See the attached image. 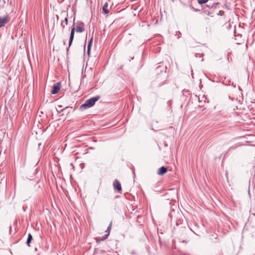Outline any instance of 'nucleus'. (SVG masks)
<instances>
[{
  "mask_svg": "<svg viewBox=\"0 0 255 255\" xmlns=\"http://www.w3.org/2000/svg\"><path fill=\"white\" fill-rule=\"evenodd\" d=\"M84 24L83 22H81L79 23V24H78V25L76 26V28L73 27L71 29L70 36V39H69V47L67 49V51H68L69 48L70 46H71V45L72 43V41L73 40L75 30L77 32L81 33L84 31Z\"/></svg>",
  "mask_w": 255,
  "mask_h": 255,
  "instance_id": "f257e3e1",
  "label": "nucleus"
},
{
  "mask_svg": "<svg viewBox=\"0 0 255 255\" xmlns=\"http://www.w3.org/2000/svg\"><path fill=\"white\" fill-rule=\"evenodd\" d=\"M99 99V96H95L87 100L85 103L80 106V109L83 110L92 107Z\"/></svg>",
  "mask_w": 255,
  "mask_h": 255,
  "instance_id": "f03ea898",
  "label": "nucleus"
},
{
  "mask_svg": "<svg viewBox=\"0 0 255 255\" xmlns=\"http://www.w3.org/2000/svg\"><path fill=\"white\" fill-rule=\"evenodd\" d=\"M9 19V17L8 15L2 16H0V27L4 26V25L8 22Z\"/></svg>",
  "mask_w": 255,
  "mask_h": 255,
  "instance_id": "7ed1b4c3",
  "label": "nucleus"
},
{
  "mask_svg": "<svg viewBox=\"0 0 255 255\" xmlns=\"http://www.w3.org/2000/svg\"><path fill=\"white\" fill-rule=\"evenodd\" d=\"M61 87V84L59 82H57L54 84L52 87V89L51 91V93L52 94H57L60 90Z\"/></svg>",
  "mask_w": 255,
  "mask_h": 255,
  "instance_id": "20e7f679",
  "label": "nucleus"
},
{
  "mask_svg": "<svg viewBox=\"0 0 255 255\" xmlns=\"http://www.w3.org/2000/svg\"><path fill=\"white\" fill-rule=\"evenodd\" d=\"M167 171V168L165 167L162 166L158 169L157 173L159 175H163L166 173Z\"/></svg>",
  "mask_w": 255,
  "mask_h": 255,
  "instance_id": "39448f33",
  "label": "nucleus"
},
{
  "mask_svg": "<svg viewBox=\"0 0 255 255\" xmlns=\"http://www.w3.org/2000/svg\"><path fill=\"white\" fill-rule=\"evenodd\" d=\"M114 186L115 189H116L118 191H121L122 190L121 183L117 179H116L114 182Z\"/></svg>",
  "mask_w": 255,
  "mask_h": 255,
  "instance_id": "423d86ee",
  "label": "nucleus"
},
{
  "mask_svg": "<svg viewBox=\"0 0 255 255\" xmlns=\"http://www.w3.org/2000/svg\"><path fill=\"white\" fill-rule=\"evenodd\" d=\"M108 2H106L103 6L102 9L103 11L105 14H107L109 13V11L108 9Z\"/></svg>",
  "mask_w": 255,
  "mask_h": 255,
  "instance_id": "0eeeda50",
  "label": "nucleus"
},
{
  "mask_svg": "<svg viewBox=\"0 0 255 255\" xmlns=\"http://www.w3.org/2000/svg\"><path fill=\"white\" fill-rule=\"evenodd\" d=\"M32 240V236L30 234H28V238L27 239L26 244L28 246H30V243H31Z\"/></svg>",
  "mask_w": 255,
  "mask_h": 255,
  "instance_id": "6e6552de",
  "label": "nucleus"
},
{
  "mask_svg": "<svg viewBox=\"0 0 255 255\" xmlns=\"http://www.w3.org/2000/svg\"><path fill=\"white\" fill-rule=\"evenodd\" d=\"M68 24V18L65 17L64 20L62 21L61 23V25L63 28H64L66 25H67Z\"/></svg>",
  "mask_w": 255,
  "mask_h": 255,
  "instance_id": "1a4fd4ad",
  "label": "nucleus"
},
{
  "mask_svg": "<svg viewBox=\"0 0 255 255\" xmlns=\"http://www.w3.org/2000/svg\"><path fill=\"white\" fill-rule=\"evenodd\" d=\"M112 225V222H111L109 226L108 227V228L107 229V230L106 231V233H107V234H109V235L110 234V231L111 230Z\"/></svg>",
  "mask_w": 255,
  "mask_h": 255,
  "instance_id": "9d476101",
  "label": "nucleus"
},
{
  "mask_svg": "<svg viewBox=\"0 0 255 255\" xmlns=\"http://www.w3.org/2000/svg\"><path fill=\"white\" fill-rule=\"evenodd\" d=\"M92 38L91 39L90 41L89 42L88 45L87 52H88V54H89V53H90V47H91V45L92 44Z\"/></svg>",
  "mask_w": 255,
  "mask_h": 255,
  "instance_id": "9b49d317",
  "label": "nucleus"
},
{
  "mask_svg": "<svg viewBox=\"0 0 255 255\" xmlns=\"http://www.w3.org/2000/svg\"><path fill=\"white\" fill-rule=\"evenodd\" d=\"M198 0V2L200 4H204L205 3H206L209 0Z\"/></svg>",
  "mask_w": 255,
  "mask_h": 255,
  "instance_id": "f8f14e48",
  "label": "nucleus"
},
{
  "mask_svg": "<svg viewBox=\"0 0 255 255\" xmlns=\"http://www.w3.org/2000/svg\"><path fill=\"white\" fill-rule=\"evenodd\" d=\"M109 236V234H106V235H105L101 239V241H104L105 240H106V239L108 238Z\"/></svg>",
  "mask_w": 255,
  "mask_h": 255,
  "instance_id": "ddd939ff",
  "label": "nucleus"
},
{
  "mask_svg": "<svg viewBox=\"0 0 255 255\" xmlns=\"http://www.w3.org/2000/svg\"><path fill=\"white\" fill-rule=\"evenodd\" d=\"M224 12L223 10L219 11V14H220V15H223L224 14Z\"/></svg>",
  "mask_w": 255,
  "mask_h": 255,
  "instance_id": "4468645a",
  "label": "nucleus"
},
{
  "mask_svg": "<svg viewBox=\"0 0 255 255\" xmlns=\"http://www.w3.org/2000/svg\"><path fill=\"white\" fill-rule=\"evenodd\" d=\"M122 68H123V66H121L120 67V69H122Z\"/></svg>",
  "mask_w": 255,
  "mask_h": 255,
  "instance_id": "2eb2a0df",
  "label": "nucleus"
},
{
  "mask_svg": "<svg viewBox=\"0 0 255 255\" xmlns=\"http://www.w3.org/2000/svg\"><path fill=\"white\" fill-rule=\"evenodd\" d=\"M250 189H249V190H248V193H249V194H250Z\"/></svg>",
  "mask_w": 255,
  "mask_h": 255,
  "instance_id": "dca6fc26",
  "label": "nucleus"
},
{
  "mask_svg": "<svg viewBox=\"0 0 255 255\" xmlns=\"http://www.w3.org/2000/svg\"><path fill=\"white\" fill-rule=\"evenodd\" d=\"M65 109H63V110H61V111H63V110H64Z\"/></svg>",
  "mask_w": 255,
  "mask_h": 255,
  "instance_id": "f3484780",
  "label": "nucleus"
}]
</instances>
